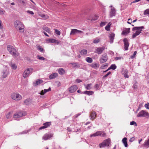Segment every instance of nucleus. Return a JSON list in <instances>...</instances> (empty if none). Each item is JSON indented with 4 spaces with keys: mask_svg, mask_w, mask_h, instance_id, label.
Wrapping results in <instances>:
<instances>
[{
    "mask_svg": "<svg viewBox=\"0 0 149 149\" xmlns=\"http://www.w3.org/2000/svg\"><path fill=\"white\" fill-rule=\"evenodd\" d=\"M14 26L16 29L19 32L23 33L24 31V26L20 21L16 20L14 23Z\"/></svg>",
    "mask_w": 149,
    "mask_h": 149,
    "instance_id": "f257e3e1",
    "label": "nucleus"
},
{
    "mask_svg": "<svg viewBox=\"0 0 149 149\" xmlns=\"http://www.w3.org/2000/svg\"><path fill=\"white\" fill-rule=\"evenodd\" d=\"M7 49L10 54L12 56L15 57L19 56V53L13 46L8 45L7 46Z\"/></svg>",
    "mask_w": 149,
    "mask_h": 149,
    "instance_id": "f03ea898",
    "label": "nucleus"
},
{
    "mask_svg": "<svg viewBox=\"0 0 149 149\" xmlns=\"http://www.w3.org/2000/svg\"><path fill=\"white\" fill-rule=\"evenodd\" d=\"M144 26H136L133 27L132 29L133 31H136L134 33L132 36V38L134 39L137 36L139 35L141 33L142 31V29H144Z\"/></svg>",
    "mask_w": 149,
    "mask_h": 149,
    "instance_id": "7ed1b4c3",
    "label": "nucleus"
},
{
    "mask_svg": "<svg viewBox=\"0 0 149 149\" xmlns=\"http://www.w3.org/2000/svg\"><path fill=\"white\" fill-rule=\"evenodd\" d=\"M33 70L32 68H30L26 69L23 74V77L24 78H26L30 74H31Z\"/></svg>",
    "mask_w": 149,
    "mask_h": 149,
    "instance_id": "20e7f679",
    "label": "nucleus"
},
{
    "mask_svg": "<svg viewBox=\"0 0 149 149\" xmlns=\"http://www.w3.org/2000/svg\"><path fill=\"white\" fill-rule=\"evenodd\" d=\"M111 142L110 139L104 140L102 143L99 144V146L100 148L105 147L106 146H109Z\"/></svg>",
    "mask_w": 149,
    "mask_h": 149,
    "instance_id": "39448f33",
    "label": "nucleus"
},
{
    "mask_svg": "<svg viewBox=\"0 0 149 149\" xmlns=\"http://www.w3.org/2000/svg\"><path fill=\"white\" fill-rule=\"evenodd\" d=\"M2 77L5 78L7 77L9 73V71L8 68L6 66H4L1 72Z\"/></svg>",
    "mask_w": 149,
    "mask_h": 149,
    "instance_id": "423d86ee",
    "label": "nucleus"
},
{
    "mask_svg": "<svg viewBox=\"0 0 149 149\" xmlns=\"http://www.w3.org/2000/svg\"><path fill=\"white\" fill-rule=\"evenodd\" d=\"M106 135V133L104 132L101 131H98L95 133L93 134L90 135V137H92L93 136H102L103 137L105 136Z\"/></svg>",
    "mask_w": 149,
    "mask_h": 149,
    "instance_id": "0eeeda50",
    "label": "nucleus"
},
{
    "mask_svg": "<svg viewBox=\"0 0 149 149\" xmlns=\"http://www.w3.org/2000/svg\"><path fill=\"white\" fill-rule=\"evenodd\" d=\"M11 97L12 99L16 101L19 100L22 98L21 96L18 93H13Z\"/></svg>",
    "mask_w": 149,
    "mask_h": 149,
    "instance_id": "6e6552de",
    "label": "nucleus"
},
{
    "mask_svg": "<svg viewBox=\"0 0 149 149\" xmlns=\"http://www.w3.org/2000/svg\"><path fill=\"white\" fill-rule=\"evenodd\" d=\"M137 117H145L147 116L148 118L149 117V114L145 111L141 110L138 114Z\"/></svg>",
    "mask_w": 149,
    "mask_h": 149,
    "instance_id": "1a4fd4ad",
    "label": "nucleus"
},
{
    "mask_svg": "<svg viewBox=\"0 0 149 149\" xmlns=\"http://www.w3.org/2000/svg\"><path fill=\"white\" fill-rule=\"evenodd\" d=\"M105 47L104 46L96 47L94 52L98 54H100L102 53Z\"/></svg>",
    "mask_w": 149,
    "mask_h": 149,
    "instance_id": "9d476101",
    "label": "nucleus"
},
{
    "mask_svg": "<svg viewBox=\"0 0 149 149\" xmlns=\"http://www.w3.org/2000/svg\"><path fill=\"white\" fill-rule=\"evenodd\" d=\"M26 113L23 112H19L16 113L14 115L13 117L15 118H19L26 115Z\"/></svg>",
    "mask_w": 149,
    "mask_h": 149,
    "instance_id": "9b49d317",
    "label": "nucleus"
},
{
    "mask_svg": "<svg viewBox=\"0 0 149 149\" xmlns=\"http://www.w3.org/2000/svg\"><path fill=\"white\" fill-rule=\"evenodd\" d=\"M124 44V48L125 50H127L128 49L129 45V43L128 42V40L127 38H125L123 40Z\"/></svg>",
    "mask_w": 149,
    "mask_h": 149,
    "instance_id": "f8f14e48",
    "label": "nucleus"
},
{
    "mask_svg": "<svg viewBox=\"0 0 149 149\" xmlns=\"http://www.w3.org/2000/svg\"><path fill=\"white\" fill-rule=\"evenodd\" d=\"M78 87L77 86L73 85L69 88V91L70 93H73L76 91Z\"/></svg>",
    "mask_w": 149,
    "mask_h": 149,
    "instance_id": "ddd939ff",
    "label": "nucleus"
},
{
    "mask_svg": "<svg viewBox=\"0 0 149 149\" xmlns=\"http://www.w3.org/2000/svg\"><path fill=\"white\" fill-rule=\"evenodd\" d=\"M107 60V55L106 54H103L100 59V63H102L105 62Z\"/></svg>",
    "mask_w": 149,
    "mask_h": 149,
    "instance_id": "4468645a",
    "label": "nucleus"
},
{
    "mask_svg": "<svg viewBox=\"0 0 149 149\" xmlns=\"http://www.w3.org/2000/svg\"><path fill=\"white\" fill-rule=\"evenodd\" d=\"M130 31V28H125L123 29V31L121 33L122 35H124L125 36H126L128 34Z\"/></svg>",
    "mask_w": 149,
    "mask_h": 149,
    "instance_id": "2eb2a0df",
    "label": "nucleus"
},
{
    "mask_svg": "<svg viewBox=\"0 0 149 149\" xmlns=\"http://www.w3.org/2000/svg\"><path fill=\"white\" fill-rule=\"evenodd\" d=\"M53 134H46L43 136L42 139L45 140H48L52 137L53 136Z\"/></svg>",
    "mask_w": 149,
    "mask_h": 149,
    "instance_id": "dca6fc26",
    "label": "nucleus"
},
{
    "mask_svg": "<svg viewBox=\"0 0 149 149\" xmlns=\"http://www.w3.org/2000/svg\"><path fill=\"white\" fill-rule=\"evenodd\" d=\"M43 125V126L39 128V130H40L48 127L51 125V122H47L44 123Z\"/></svg>",
    "mask_w": 149,
    "mask_h": 149,
    "instance_id": "f3484780",
    "label": "nucleus"
},
{
    "mask_svg": "<svg viewBox=\"0 0 149 149\" xmlns=\"http://www.w3.org/2000/svg\"><path fill=\"white\" fill-rule=\"evenodd\" d=\"M96 116V114L95 111H92L90 113V117L91 118L90 119L93 120L95 119Z\"/></svg>",
    "mask_w": 149,
    "mask_h": 149,
    "instance_id": "a211bd4d",
    "label": "nucleus"
},
{
    "mask_svg": "<svg viewBox=\"0 0 149 149\" xmlns=\"http://www.w3.org/2000/svg\"><path fill=\"white\" fill-rule=\"evenodd\" d=\"M43 82V81L42 80L40 79H38L35 82L33 83V85L34 86H36L42 83Z\"/></svg>",
    "mask_w": 149,
    "mask_h": 149,
    "instance_id": "6ab92c4d",
    "label": "nucleus"
},
{
    "mask_svg": "<svg viewBox=\"0 0 149 149\" xmlns=\"http://www.w3.org/2000/svg\"><path fill=\"white\" fill-rule=\"evenodd\" d=\"M142 146L147 148L149 147V138L147 140H146L142 145Z\"/></svg>",
    "mask_w": 149,
    "mask_h": 149,
    "instance_id": "aec40b11",
    "label": "nucleus"
},
{
    "mask_svg": "<svg viewBox=\"0 0 149 149\" xmlns=\"http://www.w3.org/2000/svg\"><path fill=\"white\" fill-rule=\"evenodd\" d=\"M58 74L56 72L52 74L49 76V77L50 79H52L55 78L58 76Z\"/></svg>",
    "mask_w": 149,
    "mask_h": 149,
    "instance_id": "412c9836",
    "label": "nucleus"
},
{
    "mask_svg": "<svg viewBox=\"0 0 149 149\" xmlns=\"http://www.w3.org/2000/svg\"><path fill=\"white\" fill-rule=\"evenodd\" d=\"M115 36V34L113 33H111L109 36L110 38V42L111 43L113 42V40L114 39Z\"/></svg>",
    "mask_w": 149,
    "mask_h": 149,
    "instance_id": "4be33fe9",
    "label": "nucleus"
},
{
    "mask_svg": "<svg viewBox=\"0 0 149 149\" xmlns=\"http://www.w3.org/2000/svg\"><path fill=\"white\" fill-rule=\"evenodd\" d=\"M116 13V10L115 9L113 8H112L111 9V11L110 13V16L111 17H112L113 16H114L115 15Z\"/></svg>",
    "mask_w": 149,
    "mask_h": 149,
    "instance_id": "5701e85b",
    "label": "nucleus"
},
{
    "mask_svg": "<svg viewBox=\"0 0 149 149\" xmlns=\"http://www.w3.org/2000/svg\"><path fill=\"white\" fill-rule=\"evenodd\" d=\"M94 92L92 91H85L83 92V93L86 94L88 95H93L94 93Z\"/></svg>",
    "mask_w": 149,
    "mask_h": 149,
    "instance_id": "b1692460",
    "label": "nucleus"
},
{
    "mask_svg": "<svg viewBox=\"0 0 149 149\" xmlns=\"http://www.w3.org/2000/svg\"><path fill=\"white\" fill-rule=\"evenodd\" d=\"M90 65L91 67L95 69H96L99 67L98 64L95 63L90 64Z\"/></svg>",
    "mask_w": 149,
    "mask_h": 149,
    "instance_id": "393cba45",
    "label": "nucleus"
},
{
    "mask_svg": "<svg viewBox=\"0 0 149 149\" xmlns=\"http://www.w3.org/2000/svg\"><path fill=\"white\" fill-rule=\"evenodd\" d=\"M127 139L126 137L124 138L122 140V141L123 143H124V145L125 147H127L128 146L127 143Z\"/></svg>",
    "mask_w": 149,
    "mask_h": 149,
    "instance_id": "a878e982",
    "label": "nucleus"
},
{
    "mask_svg": "<svg viewBox=\"0 0 149 149\" xmlns=\"http://www.w3.org/2000/svg\"><path fill=\"white\" fill-rule=\"evenodd\" d=\"M58 72L61 75H63L65 73V70L63 68H60L58 70Z\"/></svg>",
    "mask_w": 149,
    "mask_h": 149,
    "instance_id": "bb28decb",
    "label": "nucleus"
},
{
    "mask_svg": "<svg viewBox=\"0 0 149 149\" xmlns=\"http://www.w3.org/2000/svg\"><path fill=\"white\" fill-rule=\"evenodd\" d=\"M87 53V50L85 49H82V50L80 51V53L81 54L83 55H84L86 54Z\"/></svg>",
    "mask_w": 149,
    "mask_h": 149,
    "instance_id": "cd10ccee",
    "label": "nucleus"
},
{
    "mask_svg": "<svg viewBox=\"0 0 149 149\" xmlns=\"http://www.w3.org/2000/svg\"><path fill=\"white\" fill-rule=\"evenodd\" d=\"M10 65L12 68L14 70H16L17 68V66L16 64L11 63Z\"/></svg>",
    "mask_w": 149,
    "mask_h": 149,
    "instance_id": "c85d7f7f",
    "label": "nucleus"
},
{
    "mask_svg": "<svg viewBox=\"0 0 149 149\" xmlns=\"http://www.w3.org/2000/svg\"><path fill=\"white\" fill-rule=\"evenodd\" d=\"M123 72V75H124V77L125 78H128L129 77V76L127 75V72L128 71L127 70V69H126L125 70H124V71H123V72Z\"/></svg>",
    "mask_w": 149,
    "mask_h": 149,
    "instance_id": "c756f323",
    "label": "nucleus"
},
{
    "mask_svg": "<svg viewBox=\"0 0 149 149\" xmlns=\"http://www.w3.org/2000/svg\"><path fill=\"white\" fill-rule=\"evenodd\" d=\"M31 103L29 99H26L24 101V104L28 105Z\"/></svg>",
    "mask_w": 149,
    "mask_h": 149,
    "instance_id": "7c9ffc66",
    "label": "nucleus"
},
{
    "mask_svg": "<svg viewBox=\"0 0 149 149\" xmlns=\"http://www.w3.org/2000/svg\"><path fill=\"white\" fill-rule=\"evenodd\" d=\"M92 85L91 84H88L87 85H84L86 88L87 90H89L91 89V86Z\"/></svg>",
    "mask_w": 149,
    "mask_h": 149,
    "instance_id": "2f4dec72",
    "label": "nucleus"
},
{
    "mask_svg": "<svg viewBox=\"0 0 149 149\" xmlns=\"http://www.w3.org/2000/svg\"><path fill=\"white\" fill-rule=\"evenodd\" d=\"M86 61L88 63H91L93 62L92 59L89 57H87L86 58Z\"/></svg>",
    "mask_w": 149,
    "mask_h": 149,
    "instance_id": "473e14b6",
    "label": "nucleus"
},
{
    "mask_svg": "<svg viewBox=\"0 0 149 149\" xmlns=\"http://www.w3.org/2000/svg\"><path fill=\"white\" fill-rule=\"evenodd\" d=\"M40 16L44 18L45 19H47L49 18V16L47 15H45L44 14H40Z\"/></svg>",
    "mask_w": 149,
    "mask_h": 149,
    "instance_id": "72a5a7b5",
    "label": "nucleus"
},
{
    "mask_svg": "<svg viewBox=\"0 0 149 149\" xmlns=\"http://www.w3.org/2000/svg\"><path fill=\"white\" fill-rule=\"evenodd\" d=\"M100 41V39L96 38L93 40V42L94 43H98Z\"/></svg>",
    "mask_w": 149,
    "mask_h": 149,
    "instance_id": "f704fd0d",
    "label": "nucleus"
},
{
    "mask_svg": "<svg viewBox=\"0 0 149 149\" xmlns=\"http://www.w3.org/2000/svg\"><path fill=\"white\" fill-rule=\"evenodd\" d=\"M18 1L19 3L24 5L26 4V0H18Z\"/></svg>",
    "mask_w": 149,
    "mask_h": 149,
    "instance_id": "c9c22d12",
    "label": "nucleus"
},
{
    "mask_svg": "<svg viewBox=\"0 0 149 149\" xmlns=\"http://www.w3.org/2000/svg\"><path fill=\"white\" fill-rule=\"evenodd\" d=\"M49 41L51 43H56L58 41L55 39H48Z\"/></svg>",
    "mask_w": 149,
    "mask_h": 149,
    "instance_id": "e433bc0d",
    "label": "nucleus"
},
{
    "mask_svg": "<svg viewBox=\"0 0 149 149\" xmlns=\"http://www.w3.org/2000/svg\"><path fill=\"white\" fill-rule=\"evenodd\" d=\"M110 23H109L105 27V29L107 31H109L110 29Z\"/></svg>",
    "mask_w": 149,
    "mask_h": 149,
    "instance_id": "4c0bfd02",
    "label": "nucleus"
},
{
    "mask_svg": "<svg viewBox=\"0 0 149 149\" xmlns=\"http://www.w3.org/2000/svg\"><path fill=\"white\" fill-rule=\"evenodd\" d=\"M77 30L76 29H72L71 30L70 34H74L75 33H77Z\"/></svg>",
    "mask_w": 149,
    "mask_h": 149,
    "instance_id": "58836bf2",
    "label": "nucleus"
},
{
    "mask_svg": "<svg viewBox=\"0 0 149 149\" xmlns=\"http://www.w3.org/2000/svg\"><path fill=\"white\" fill-rule=\"evenodd\" d=\"M37 49L41 52H42L44 51L43 49L40 46H38L37 47Z\"/></svg>",
    "mask_w": 149,
    "mask_h": 149,
    "instance_id": "ea45409f",
    "label": "nucleus"
},
{
    "mask_svg": "<svg viewBox=\"0 0 149 149\" xmlns=\"http://www.w3.org/2000/svg\"><path fill=\"white\" fill-rule=\"evenodd\" d=\"M43 29L48 33H51V31L49 28H48V27H45L44 28H43Z\"/></svg>",
    "mask_w": 149,
    "mask_h": 149,
    "instance_id": "a19ab883",
    "label": "nucleus"
},
{
    "mask_svg": "<svg viewBox=\"0 0 149 149\" xmlns=\"http://www.w3.org/2000/svg\"><path fill=\"white\" fill-rule=\"evenodd\" d=\"M5 11L1 8H0V15H3L5 13Z\"/></svg>",
    "mask_w": 149,
    "mask_h": 149,
    "instance_id": "79ce46f5",
    "label": "nucleus"
},
{
    "mask_svg": "<svg viewBox=\"0 0 149 149\" xmlns=\"http://www.w3.org/2000/svg\"><path fill=\"white\" fill-rule=\"evenodd\" d=\"M116 68V66L115 64H112L110 67V69H112L113 70H115Z\"/></svg>",
    "mask_w": 149,
    "mask_h": 149,
    "instance_id": "37998d69",
    "label": "nucleus"
},
{
    "mask_svg": "<svg viewBox=\"0 0 149 149\" xmlns=\"http://www.w3.org/2000/svg\"><path fill=\"white\" fill-rule=\"evenodd\" d=\"M98 17L97 16L95 15L94 17L92 19H88L91 21H95L98 19Z\"/></svg>",
    "mask_w": 149,
    "mask_h": 149,
    "instance_id": "c03bdc74",
    "label": "nucleus"
},
{
    "mask_svg": "<svg viewBox=\"0 0 149 149\" xmlns=\"http://www.w3.org/2000/svg\"><path fill=\"white\" fill-rule=\"evenodd\" d=\"M37 58L40 60H44L45 59V58L42 56H40L38 55Z\"/></svg>",
    "mask_w": 149,
    "mask_h": 149,
    "instance_id": "a18cd8bd",
    "label": "nucleus"
},
{
    "mask_svg": "<svg viewBox=\"0 0 149 149\" xmlns=\"http://www.w3.org/2000/svg\"><path fill=\"white\" fill-rule=\"evenodd\" d=\"M107 23V22H101L100 24V27H102L105 25Z\"/></svg>",
    "mask_w": 149,
    "mask_h": 149,
    "instance_id": "49530a36",
    "label": "nucleus"
},
{
    "mask_svg": "<svg viewBox=\"0 0 149 149\" xmlns=\"http://www.w3.org/2000/svg\"><path fill=\"white\" fill-rule=\"evenodd\" d=\"M144 15L148 14L149 15V9H147L144 11L143 13Z\"/></svg>",
    "mask_w": 149,
    "mask_h": 149,
    "instance_id": "de8ad7c7",
    "label": "nucleus"
},
{
    "mask_svg": "<svg viewBox=\"0 0 149 149\" xmlns=\"http://www.w3.org/2000/svg\"><path fill=\"white\" fill-rule=\"evenodd\" d=\"M54 30L55 31V33L58 35L59 36L60 35L61 33L57 29H55Z\"/></svg>",
    "mask_w": 149,
    "mask_h": 149,
    "instance_id": "09e8293b",
    "label": "nucleus"
},
{
    "mask_svg": "<svg viewBox=\"0 0 149 149\" xmlns=\"http://www.w3.org/2000/svg\"><path fill=\"white\" fill-rule=\"evenodd\" d=\"M111 73V72H109L106 75H105L103 77V79H105L107 77L108 75H109Z\"/></svg>",
    "mask_w": 149,
    "mask_h": 149,
    "instance_id": "8fccbe9b",
    "label": "nucleus"
},
{
    "mask_svg": "<svg viewBox=\"0 0 149 149\" xmlns=\"http://www.w3.org/2000/svg\"><path fill=\"white\" fill-rule=\"evenodd\" d=\"M130 125H134L136 126L137 125L136 123L134 121L131 122L130 123Z\"/></svg>",
    "mask_w": 149,
    "mask_h": 149,
    "instance_id": "3c124183",
    "label": "nucleus"
},
{
    "mask_svg": "<svg viewBox=\"0 0 149 149\" xmlns=\"http://www.w3.org/2000/svg\"><path fill=\"white\" fill-rule=\"evenodd\" d=\"M137 53V52L136 51H135L134 52L133 55H132L131 56V58H134L135 56Z\"/></svg>",
    "mask_w": 149,
    "mask_h": 149,
    "instance_id": "603ef678",
    "label": "nucleus"
},
{
    "mask_svg": "<svg viewBox=\"0 0 149 149\" xmlns=\"http://www.w3.org/2000/svg\"><path fill=\"white\" fill-rule=\"evenodd\" d=\"M100 85L97 84H96L94 86V87L97 90H98L100 87Z\"/></svg>",
    "mask_w": 149,
    "mask_h": 149,
    "instance_id": "864d4df0",
    "label": "nucleus"
},
{
    "mask_svg": "<svg viewBox=\"0 0 149 149\" xmlns=\"http://www.w3.org/2000/svg\"><path fill=\"white\" fill-rule=\"evenodd\" d=\"M39 93L41 95H43L46 93V92H45L44 90H42Z\"/></svg>",
    "mask_w": 149,
    "mask_h": 149,
    "instance_id": "5fc2aeb1",
    "label": "nucleus"
},
{
    "mask_svg": "<svg viewBox=\"0 0 149 149\" xmlns=\"http://www.w3.org/2000/svg\"><path fill=\"white\" fill-rule=\"evenodd\" d=\"M10 112L8 113L6 115V118L9 119L11 117V116L10 115Z\"/></svg>",
    "mask_w": 149,
    "mask_h": 149,
    "instance_id": "6e6d98bb",
    "label": "nucleus"
},
{
    "mask_svg": "<svg viewBox=\"0 0 149 149\" xmlns=\"http://www.w3.org/2000/svg\"><path fill=\"white\" fill-rule=\"evenodd\" d=\"M145 107L147 109H149V103L146 104L145 105Z\"/></svg>",
    "mask_w": 149,
    "mask_h": 149,
    "instance_id": "4d7b16f0",
    "label": "nucleus"
},
{
    "mask_svg": "<svg viewBox=\"0 0 149 149\" xmlns=\"http://www.w3.org/2000/svg\"><path fill=\"white\" fill-rule=\"evenodd\" d=\"M28 132V130H25L24 131H23L20 133L19 134H25L27 133Z\"/></svg>",
    "mask_w": 149,
    "mask_h": 149,
    "instance_id": "13d9d810",
    "label": "nucleus"
},
{
    "mask_svg": "<svg viewBox=\"0 0 149 149\" xmlns=\"http://www.w3.org/2000/svg\"><path fill=\"white\" fill-rule=\"evenodd\" d=\"M3 28V26H2V22L0 20V29L1 30Z\"/></svg>",
    "mask_w": 149,
    "mask_h": 149,
    "instance_id": "bf43d9fd",
    "label": "nucleus"
},
{
    "mask_svg": "<svg viewBox=\"0 0 149 149\" xmlns=\"http://www.w3.org/2000/svg\"><path fill=\"white\" fill-rule=\"evenodd\" d=\"M108 66V65L107 64H104L102 65L101 67V68L102 69H103L105 67H107Z\"/></svg>",
    "mask_w": 149,
    "mask_h": 149,
    "instance_id": "052dcab7",
    "label": "nucleus"
},
{
    "mask_svg": "<svg viewBox=\"0 0 149 149\" xmlns=\"http://www.w3.org/2000/svg\"><path fill=\"white\" fill-rule=\"evenodd\" d=\"M44 90H45V92H46V93L47 92H49V91H50L51 90V88L50 87H49V88H48V89H44Z\"/></svg>",
    "mask_w": 149,
    "mask_h": 149,
    "instance_id": "680f3d73",
    "label": "nucleus"
},
{
    "mask_svg": "<svg viewBox=\"0 0 149 149\" xmlns=\"http://www.w3.org/2000/svg\"><path fill=\"white\" fill-rule=\"evenodd\" d=\"M135 138L134 137H132L131 138L130 140H129V141L130 142H133L134 141V140H135Z\"/></svg>",
    "mask_w": 149,
    "mask_h": 149,
    "instance_id": "e2e57ef3",
    "label": "nucleus"
},
{
    "mask_svg": "<svg viewBox=\"0 0 149 149\" xmlns=\"http://www.w3.org/2000/svg\"><path fill=\"white\" fill-rule=\"evenodd\" d=\"M76 82L77 83H79L82 82V81L79 79H77L76 80Z\"/></svg>",
    "mask_w": 149,
    "mask_h": 149,
    "instance_id": "0e129e2a",
    "label": "nucleus"
},
{
    "mask_svg": "<svg viewBox=\"0 0 149 149\" xmlns=\"http://www.w3.org/2000/svg\"><path fill=\"white\" fill-rule=\"evenodd\" d=\"M27 13H28L31 15H33L34 14L33 12L32 11L28 10L27 11Z\"/></svg>",
    "mask_w": 149,
    "mask_h": 149,
    "instance_id": "69168bd1",
    "label": "nucleus"
},
{
    "mask_svg": "<svg viewBox=\"0 0 149 149\" xmlns=\"http://www.w3.org/2000/svg\"><path fill=\"white\" fill-rule=\"evenodd\" d=\"M128 21H130L131 22H128V21H127V23L129 24H131V23L132 22V19H128Z\"/></svg>",
    "mask_w": 149,
    "mask_h": 149,
    "instance_id": "338daca9",
    "label": "nucleus"
},
{
    "mask_svg": "<svg viewBox=\"0 0 149 149\" xmlns=\"http://www.w3.org/2000/svg\"><path fill=\"white\" fill-rule=\"evenodd\" d=\"M71 64L74 67H76L77 66V63H72Z\"/></svg>",
    "mask_w": 149,
    "mask_h": 149,
    "instance_id": "774afa93",
    "label": "nucleus"
}]
</instances>
